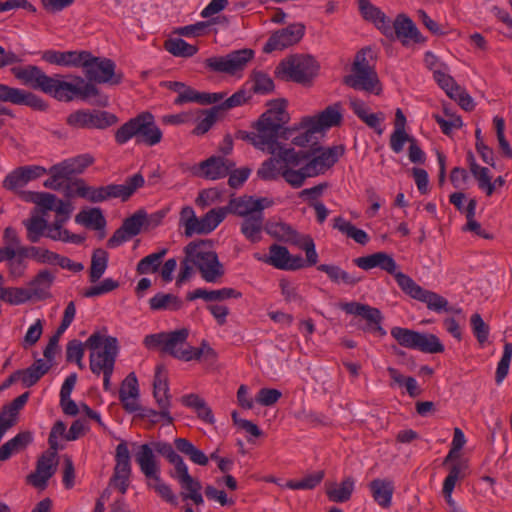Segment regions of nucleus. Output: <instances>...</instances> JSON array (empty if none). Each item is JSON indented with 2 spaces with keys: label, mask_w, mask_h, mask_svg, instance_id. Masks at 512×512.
Segmentation results:
<instances>
[{
  "label": "nucleus",
  "mask_w": 512,
  "mask_h": 512,
  "mask_svg": "<svg viewBox=\"0 0 512 512\" xmlns=\"http://www.w3.org/2000/svg\"><path fill=\"white\" fill-rule=\"evenodd\" d=\"M285 100H275L253 125L254 131L239 130L236 139L249 142L256 149L273 157L265 160L257 171L262 180L271 181L282 177L293 188H300L305 180L323 174L344 154L343 145L315 149V156L304 151H296L277 142L283 125L289 122Z\"/></svg>",
  "instance_id": "obj_1"
},
{
  "label": "nucleus",
  "mask_w": 512,
  "mask_h": 512,
  "mask_svg": "<svg viewBox=\"0 0 512 512\" xmlns=\"http://www.w3.org/2000/svg\"><path fill=\"white\" fill-rule=\"evenodd\" d=\"M11 73L23 85L40 90L62 102H71L74 99L87 101L100 93L99 89L81 76L67 75L68 81L60 74L49 76L35 65L13 67Z\"/></svg>",
  "instance_id": "obj_2"
},
{
  "label": "nucleus",
  "mask_w": 512,
  "mask_h": 512,
  "mask_svg": "<svg viewBox=\"0 0 512 512\" xmlns=\"http://www.w3.org/2000/svg\"><path fill=\"white\" fill-rule=\"evenodd\" d=\"M163 134L150 112H142L121 125L115 132V141L123 145L132 138L136 143L152 147L159 144Z\"/></svg>",
  "instance_id": "obj_3"
},
{
  "label": "nucleus",
  "mask_w": 512,
  "mask_h": 512,
  "mask_svg": "<svg viewBox=\"0 0 512 512\" xmlns=\"http://www.w3.org/2000/svg\"><path fill=\"white\" fill-rule=\"evenodd\" d=\"M368 53H371V49H362L357 52L351 73L345 76L344 83L355 90L380 95L382 85L374 66L366 58Z\"/></svg>",
  "instance_id": "obj_4"
},
{
  "label": "nucleus",
  "mask_w": 512,
  "mask_h": 512,
  "mask_svg": "<svg viewBox=\"0 0 512 512\" xmlns=\"http://www.w3.org/2000/svg\"><path fill=\"white\" fill-rule=\"evenodd\" d=\"M85 345L91 351L89 366L93 374L99 376L105 371L114 370L118 353L117 339L115 337H104L96 332L89 336Z\"/></svg>",
  "instance_id": "obj_5"
},
{
  "label": "nucleus",
  "mask_w": 512,
  "mask_h": 512,
  "mask_svg": "<svg viewBox=\"0 0 512 512\" xmlns=\"http://www.w3.org/2000/svg\"><path fill=\"white\" fill-rule=\"evenodd\" d=\"M189 253L204 281L217 283L224 276L223 264L219 261L217 253L210 250L205 241L190 242Z\"/></svg>",
  "instance_id": "obj_6"
},
{
  "label": "nucleus",
  "mask_w": 512,
  "mask_h": 512,
  "mask_svg": "<svg viewBox=\"0 0 512 512\" xmlns=\"http://www.w3.org/2000/svg\"><path fill=\"white\" fill-rule=\"evenodd\" d=\"M87 57H84L81 68H83L86 82L93 84L118 85L123 80V74L116 71V64L113 60L105 57L93 56L86 51Z\"/></svg>",
  "instance_id": "obj_7"
},
{
  "label": "nucleus",
  "mask_w": 512,
  "mask_h": 512,
  "mask_svg": "<svg viewBox=\"0 0 512 512\" xmlns=\"http://www.w3.org/2000/svg\"><path fill=\"white\" fill-rule=\"evenodd\" d=\"M391 336L405 348L419 350L423 353L436 354L444 351V345L434 334L420 333L408 328L393 327Z\"/></svg>",
  "instance_id": "obj_8"
},
{
  "label": "nucleus",
  "mask_w": 512,
  "mask_h": 512,
  "mask_svg": "<svg viewBox=\"0 0 512 512\" xmlns=\"http://www.w3.org/2000/svg\"><path fill=\"white\" fill-rule=\"evenodd\" d=\"M117 122V117L104 110L78 109L66 118V124L73 129L103 130Z\"/></svg>",
  "instance_id": "obj_9"
},
{
  "label": "nucleus",
  "mask_w": 512,
  "mask_h": 512,
  "mask_svg": "<svg viewBox=\"0 0 512 512\" xmlns=\"http://www.w3.org/2000/svg\"><path fill=\"white\" fill-rule=\"evenodd\" d=\"M313 64L310 56L291 55L279 63L275 73L282 80L305 83L313 75Z\"/></svg>",
  "instance_id": "obj_10"
},
{
  "label": "nucleus",
  "mask_w": 512,
  "mask_h": 512,
  "mask_svg": "<svg viewBox=\"0 0 512 512\" xmlns=\"http://www.w3.org/2000/svg\"><path fill=\"white\" fill-rule=\"evenodd\" d=\"M398 277L400 289L411 298L425 303L428 309L438 313L452 311L447 299L443 296L422 288L408 275H399Z\"/></svg>",
  "instance_id": "obj_11"
},
{
  "label": "nucleus",
  "mask_w": 512,
  "mask_h": 512,
  "mask_svg": "<svg viewBox=\"0 0 512 512\" xmlns=\"http://www.w3.org/2000/svg\"><path fill=\"white\" fill-rule=\"evenodd\" d=\"M253 57V50L240 49L232 51L226 56L208 58L205 64L212 71L234 75L238 71H242Z\"/></svg>",
  "instance_id": "obj_12"
},
{
  "label": "nucleus",
  "mask_w": 512,
  "mask_h": 512,
  "mask_svg": "<svg viewBox=\"0 0 512 512\" xmlns=\"http://www.w3.org/2000/svg\"><path fill=\"white\" fill-rule=\"evenodd\" d=\"M305 35V25L302 23H293L285 28L275 31L267 40L263 47L265 53H271L275 50H283L291 47L301 41Z\"/></svg>",
  "instance_id": "obj_13"
},
{
  "label": "nucleus",
  "mask_w": 512,
  "mask_h": 512,
  "mask_svg": "<svg viewBox=\"0 0 512 512\" xmlns=\"http://www.w3.org/2000/svg\"><path fill=\"white\" fill-rule=\"evenodd\" d=\"M136 463L147 479V486L155 489V486L163 484L159 462L149 444H142L135 454Z\"/></svg>",
  "instance_id": "obj_14"
},
{
  "label": "nucleus",
  "mask_w": 512,
  "mask_h": 512,
  "mask_svg": "<svg viewBox=\"0 0 512 512\" xmlns=\"http://www.w3.org/2000/svg\"><path fill=\"white\" fill-rule=\"evenodd\" d=\"M147 220L144 210L136 211L132 216L126 218L121 227L118 228L107 241V247L114 249L137 236Z\"/></svg>",
  "instance_id": "obj_15"
},
{
  "label": "nucleus",
  "mask_w": 512,
  "mask_h": 512,
  "mask_svg": "<svg viewBox=\"0 0 512 512\" xmlns=\"http://www.w3.org/2000/svg\"><path fill=\"white\" fill-rule=\"evenodd\" d=\"M319 133V130L312 123V119L308 116L302 117L298 124L291 127H281L277 139L279 137L284 140H290L291 143L298 147H306L313 142L314 135Z\"/></svg>",
  "instance_id": "obj_16"
},
{
  "label": "nucleus",
  "mask_w": 512,
  "mask_h": 512,
  "mask_svg": "<svg viewBox=\"0 0 512 512\" xmlns=\"http://www.w3.org/2000/svg\"><path fill=\"white\" fill-rule=\"evenodd\" d=\"M115 462L116 464L111 480L119 492L125 494L129 487V478L131 475L130 453L125 441H122L116 447Z\"/></svg>",
  "instance_id": "obj_17"
},
{
  "label": "nucleus",
  "mask_w": 512,
  "mask_h": 512,
  "mask_svg": "<svg viewBox=\"0 0 512 512\" xmlns=\"http://www.w3.org/2000/svg\"><path fill=\"white\" fill-rule=\"evenodd\" d=\"M341 309L347 314L360 316L367 321L365 330L376 333L380 336L386 335L381 322L383 316L378 308L358 302H348L341 305Z\"/></svg>",
  "instance_id": "obj_18"
},
{
  "label": "nucleus",
  "mask_w": 512,
  "mask_h": 512,
  "mask_svg": "<svg viewBox=\"0 0 512 512\" xmlns=\"http://www.w3.org/2000/svg\"><path fill=\"white\" fill-rule=\"evenodd\" d=\"M0 101L14 105H25L37 111L47 108L46 102L32 92L0 83Z\"/></svg>",
  "instance_id": "obj_19"
},
{
  "label": "nucleus",
  "mask_w": 512,
  "mask_h": 512,
  "mask_svg": "<svg viewBox=\"0 0 512 512\" xmlns=\"http://www.w3.org/2000/svg\"><path fill=\"white\" fill-rule=\"evenodd\" d=\"M188 336L189 330L187 328L167 332L164 353L169 354L175 359L190 362L193 346L187 342Z\"/></svg>",
  "instance_id": "obj_20"
},
{
  "label": "nucleus",
  "mask_w": 512,
  "mask_h": 512,
  "mask_svg": "<svg viewBox=\"0 0 512 512\" xmlns=\"http://www.w3.org/2000/svg\"><path fill=\"white\" fill-rule=\"evenodd\" d=\"M354 264L363 269L371 270L373 268H380L381 270L394 276L398 283V276L405 275L403 272L397 271L398 265L394 258L386 252H376L367 256L355 258Z\"/></svg>",
  "instance_id": "obj_21"
},
{
  "label": "nucleus",
  "mask_w": 512,
  "mask_h": 512,
  "mask_svg": "<svg viewBox=\"0 0 512 512\" xmlns=\"http://www.w3.org/2000/svg\"><path fill=\"white\" fill-rule=\"evenodd\" d=\"M267 264L280 270H298L305 267V261L300 255H292L281 245L272 244L269 247Z\"/></svg>",
  "instance_id": "obj_22"
},
{
  "label": "nucleus",
  "mask_w": 512,
  "mask_h": 512,
  "mask_svg": "<svg viewBox=\"0 0 512 512\" xmlns=\"http://www.w3.org/2000/svg\"><path fill=\"white\" fill-rule=\"evenodd\" d=\"M56 452L44 453L37 460L36 469L27 476V482L35 488L45 489L56 471Z\"/></svg>",
  "instance_id": "obj_23"
},
{
  "label": "nucleus",
  "mask_w": 512,
  "mask_h": 512,
  "mask_svg": "<svg viewBox=\"0 0 512 512\" xmlns=\"http://www.w3.org/2000/svg\"><path fill=\"white\" fill-rule=\"evenodd\" d=\"M235 168V163L221 156H211L199 163L200 177L208 180H218L226 177Z\"/></svg>",
  "instance_id": "obj_24"
},
{
  "label": "nucleus",
  "mask_w": 512,
  "mask_h": 512,
  "mask_svg": "<svg viewBox=\"0 0 512 512\" xmlns=\"http://www.w3.org/2000/svg\"><path fill=\"white\" fill-rule=\"evenodd\" d=\"M153 396L159 409L162 410V417L165 420V424L171 425L174 419L170 413L171 396L169 394V386L166 377L161 373L159 367L157 368L154 376Z\"/></svg>",
  "instance_id": "obj_25"
},
{
  "label": "nucleus",
  "mask_w": 512,
  "mask_h": 512,
  "mask_svg": "<svg viewBox=\"0 0 512 512\" xmlns=\"http://www.w3.org/2000/svg\"><path fill=\"white\" fill-rule=\"evenodd\" d=\"M358 8L362 17L372 22L384 35H393L392 22L380 8L369 0H358Z\"/></svg>",
  "instance_id": "obj_26"
},
{
  "label": "nucleus",
  "mask_w": 512,
  "mask_h": 512,
  "mask_svg": "<svg viewBox=\"0 0 512 512\" xmlns=\"http://www.w3.org/2000/svg\"><path fill=\"white\" fill-rule=\"evenodd\" d=\"M139 385L136 375L132 372L122 381L119 389V400L129 413L137 412L141 409L139 402Z\"/></svg>",
  "instance_id": "obj_27"
},
{
  "label": "nucleus",
  "mask_w": 512,
  "mask_h": 512,
  "mask_svg": "<svg viewBox=\"0 0 512 512\" xmlns=\"http://www.w3.org/2000/svg\"><path fill=\"white\" fill-rule=\"evenodd\" d=\"M144 183L142 174L136 173L128 177L123 184H109L105 186V199L119 198L122 201H127L137 189L143 187Z\"/></svg>",
  "instance_id": "obj_28"
},
{
  "label": "nucleus",
  "mask_w": 512,
  "mask_h": 512,
  "mask_svg": "<svg viewBox=\"0 0 512 512\" xmlns=\"http://www.w3.org/2000/svg\"><path fill=\"white\" fill-rule=\"evenodd\" d=\"M319 132L340 126L343 121L342 104L336 102L314 116H308Z\"/></svg>",
  "instance_id": "obj_29"
},
{
  "label": "nucleus",
  "mask_w": 512,
  "mask_h": 512,
  "mask_svg": "<svg viewBox=\"0 0 512 512\" xmlns=\"http://www.w3.org/2000/svg\"><path fill=\"white\" fill-rule=\"evenodd\" d=\"M20 250H12L10 247H0V263L6 262L9 277L12 279L22 278L28 268V262L23 261Z\"/></svg>",
  "instance_id": "obj_30"
},
{
  "label": "nucleus",
  "mask_w": 512,
  "mask_h": 512,
  "mask_svg": "<svg viewBox=\"0 0 512 512\" xmlns=\"http://www.w3.org/2000/svg\"><path fill=\"white\" fill-rule=\"evenodd\" d=\"M86 50L82 51H56L46 50L42 53V59L50 64L65 67H81L84 57H87Z\"/></svg>",
  "instance_id": "obj_31"
},
{
  "label": "nucleus",
  "mask_w": 512,
  "mask_h": 512,
  "mask_svg": "<svg viewBox=\"0 0 512 512\" xmlns=\"http://www.w3.org/2000/svg\"><path fill=\"white\" fill-rule=\"evenodd\" d=\"M225 97L223 93H208L199 92L185 84L184 89L180 95L174 100V104L182 105L184 103H198L202 105L213 104L221 101Z\"/></svg>",
  "instance_id": "obj_32"
},
{
  "label": "nucleus",
  "mask_w": 512,
  "mask_h": 512,
  "mask_svg": "<svg viewBox=\"0 0 512 512\" xmlns=\"http://www.w3.org/2000/svg\"><path fill=\"white\" fill-rule=\"evenodd\" d=\"M242 293L234 288L223 287L217 290H207L204 288H197L187 294V299L193 301L196 299H203L204 301H223L227 299H239Z\"/></svg>",
  "instance_id": "obj_33"
},
{
  "label": "nucleus",
  "mask_w": 512,
  "mask_h": 512,
  "mask_svg": "<svg viewBox=\"0 0 512 512\" xmlns=\"http://www.w3.org/2000/svg\"><path fill=\"white\" fill-rule=\"evenodd\" d=\"M374 501L382 508H389L392 504L394 483L390 479L376 478L369 483Z\"/></svg>",
  "instance_id": "obj_34"
},
{
  "label": "nucleus",
  "mask_w": 512,
  "mask_h": 512,
  "mask_svg": "<svg viewBox=\"0 0 512 512\" xmlns=\"http://www.w3.org/2000/svg\"><path fill=\"white\" fill-rule=\"evenodd\" d=\"M393 34H396L403 44L412 40L414 42L421 41V34L413 21L404 14H399L392 25Z\"/></svg>",
  "instance_id": "obj_35"
},
{
  "label": "nucleus",
  "mask_w": 512,
  "mask_h": 512,
  "mask_svg": "<svg viewBox=\"0 0 512 512\" xmlns=\"http://www.w3.org/2000/svg\"><path fill=\"white\" fill-rule=\"evenodd\" d=\"M265 230L271 237L289 244H300L302 238L290 224L285 222H269Z\"/></svg>",
  "instance_id": "obj_36"
},
{
  "label": "nucleus",
  "mask_w": 512,
  "mask_h": 512,
  "mask_svg": "<svg viewBox=\"0 0 512 512\" xmlns=\"http://www.w3.org/2000/svg\"><path fill=\"white\" fill-rule=\"evenodd\" d=\"M32 441L33 434L30 431L18 433L0 447V461H6L13 454L24 450Z\"/></svg>",
  "instance_id": "obj_37"
},
{
  "label": "nucleus",
  "mask_w": 512,
  "mask_h": 512,
  "mask_svg": "<svg viewBox=\"0 0 512 512\" xmlns=\"http://www.w3.org/2000/svg\"><path fill=\"white\" fill-rule=\"evenodd\" d=\"M464 468H465V466L461 462L453 463L450 466L449 473L443 482L442 492H443V495L445 497V500H446L450 510L458 507V505L452 498V493L455 488L456 482L459 479L464 478V473H463Z\"/></svg>",
  "instance_id": "obj_38"
},
{
  "label": "nucleus",
  "mask_w": 512,
  "mask_h": 512,
  "mask_svg": "<svg viewBox=\"0 0 512 512\" xmlns=\"http://www.w3.org/2000/svg\"><path fill=\"white\" fill-rule=\"evenodd\" d=\"M184 303L177 295L171 293L158 292L149 299V308L152 311H178Z\"/></svg>",
  "instance_id": "obj_39"
},
{
  "label": "nucleus",
  "mask_w": 512,
  "mask_h": 512,
  "mask_svg": "<svg viewBox=\"0 0 512 512\" xmlns=\"http://www.w3.org/2000/svg\"><path fill=\"white\" fill-rule=\"evenodd\" d=\"M263 226L264 215L254 213L243 219L240 231L248 241L257 243L262 239Z\"/></svg>",
  "instance_id": "obj_40"
},
{
  "label": "nucleus",
  "mask_w": 512,
  "mask_h": 512,
  "mask_svg": "<svg viewBox=\"0 0 512 512\" xmlns=\"http://www.w3.org/2000/svg\"><path fill=\"white\" fill-rule=\"evenodd\" d=\"M332 227L358 244L366 245L369 241V236L364 230L357 228L342 216L333 219Z\"/></svg>",
  "instance_id": "obj_41"
},
{
  "label": "nucleus",
  "mask_w": 512,
  "mask_h": 512,
  "mask_svg": "<svg viewBox=\"0 0 512 512\" xmlns=\"http://www.w3.org/2000/svg\"><path fill=\"white\" fill-rule=\"evenodd\" d=\"M355 481L352 477H346L340 484H332L327 487L326 494L330 501L343 503L348 501L354 491Z\"/></svg>",
  "instance_id": "obj_42"
},
{
  "label": "nucleus",
  "mask_w": 512,
  "mask_h": 512,
  "mask_svg": "<svg viewBox=\"0 0 512 512\" xmlns=\"http://www.w3.org/2000/svg\"><path fill=\"white\" fill-rule=\"evenodd\" d=\"M227 209L224 207L214 208L208 211L199 219L196 234H209L225 219Z\"/></svg>",
  "instance_id": "obj_43"
},
{
  "label": "nucleus",
  "mask_w": 512,
  "mask_h": 512,
  "mask_svg": "<svg viewBox=\"0 0 512 512\" xmlns=\"http://www.w3.org/2000/svg\"><path fill=\"white\" fill-rule=\"evenodd\" d=\"M174 445L180 453L187 456L193 463L201 466L207 465L209 458L188 439L176 438Z\"/></svg>",
  "instance_id": "obj_44"
},
{
  "label": "nucleus",
  "mask_w": 512,
  "mask_h": 512,
  "mask_svg": "<svg viewBox=\"0 0 512 512\" xmlns=\"http://www.w3.org/2000/svg\"><path fill=\"white\" fill-rule=\"evenodd\" d=\"M74 192L77 196L84 198L92 203L106 201L105 186L93 187L85 183L83 179H77L73 182Z\"/></svg>",
  "instance_id": "obj_45"
},
{
  "label": "nucleus",
  "mask_w": 512,
  "mask_h": 512,
  "mask_svg": "<svg viewBox=\"0 0 512 512\" xmlns=\"http://www.w3.org/2000/svg\"><path fill=\"white\" fill-rule=\"evenodd\" d=\"M94 162L93 156L90 154H81L60 162L61 169L65 172L68 178L72 175L81 174L83 171L92 165Z\"/></svg>",
  "instance_id": "obj_46"
},
{
  "label": "nucleus",
  "mask_w": 512,
  "mask_h": 512,
  "mask_svg": "<svg viewBox=\"0 0 512 512\" xmlns=\"http://www.w3.org/2000/svg\"><path fill=\"white\" fill-rule=\"evenodd\" d=\"M49 369V364L42 359H38L27 369L19 370L23 385L25 387L33 386L48 372Z\"/></svg>",
  "instance_id": "obj_47"
},
{
  "label": "nucleus",
  "mask_w": 512,
  "mask_h": 512,
  "mask_svg": "<svg viewBox=\"0 0 512 512\" xmlns=\"http://www.w3.org/2000/svg\"><path fill=\"white\" fill-rule=\"evenodd\" d=\"M167 253L168 249L162 248L158 252L145 256L137 263V273L140 275L156 273L159 270L163 258Z\"/></svg>",
  "instance_id": "obj_48"
},
{
  "label": "nucleus",
  "mask_w": 512,
  "mask_h": 512,
  "mask_svg": "<svg viewBox=\"0 0 512 512\" xmlns=\"http://www.w3.org/2000/svg\"><path fill=\"white\" fill-rule=\"evenodd\" d=\"M21 255L23 256V261H27V258H32L37 263L50 265H56L59 256V254L53 251L38 246L22 248Z\"/></svg>",
  "instance_id": "obj_49"
},
{
  "label": "nucleus",
  "mask_w": 512,
  "mask_h": 512,
  "mask_svg": "<svg viewBox=\"0 0 512 512\" xmlns=\"http://www.w3.org/2000/svg\"><path fill=\"white\" fill-rule=\"evenodd\" d=\"M54 281V275L48 270H41L30 282L32 296L45 298Z\"/></svg>",
  "instance_id": "obj_50"
},
{
  "label": "nucleus",
  "mask_w": 512,
  "mask_h": 512,
  "mask_svg": "<svg viewBox=\"0 0 512 512\" xmlns=\"http://www.w3.org/2000/svg\"><path fill=\"white\" fill-rule=\"evenodd\" d=\"M76 222L95 230L103 229L106 225V220L100 208H91L80 212L76 216Z\"/></svg>",
  "instance_id": "obj_51"
},
{
  "label": "nucleus",
  "mask_w": 512,
  "mask_h": 512,
  "mask_svg": "<svg viewBox=\"0 0 512 512\" xmlns=\"http://www.w3.org/2000/svg\"><path fill=\"white\" fill-rule=\"evenodd\" d=\"M23 224L27 230V239L31 243H37L44 235V232L48 228L47 221L40 216H32L27 220L23 221Z\"/></svg>",
  "instance_id": "obj_52"
},
{
  "label": "nucleus",
  "mask_w": 512,
  "mask_h": 512,
  "mask_svg": "<svg viewBox=\"0 0 512 512\" xmlns=\"http://www.w3.org/2000/svg\"><path fill=\"white\" fill-rule=\"evenodd\" d=\"M152 451L155 450L157 453L165 457L169 463L174 465L175 472L186 466L182 457L175 451L173 446L168 442H154L152 443Z\"/></svg>",
  "instance_id": "obj_53"
},
{
  "label": "nucleus",
  "mask_w": 512,
  "mask_h": 512,
  "mask_svg": "<svg viewBox=\"0 0 512 512\" xmlns=\"http://www.w3.org/2000/svg\"><path fill=\"white\" fill-rule=\"evenodd\" d=\"M107 265L108 253L102 249L95 250L91 259V266L89 272L90 282H97L106 271Z\"/></svg>",
  "instance_id": "obj_54"
},
{
  "label": "nucleus",
  "mask_w": 512,
  "mask_h": 512,
  "mask_svg": "<svg viewBox=\"0 0 512 512\" xmlns=\"http://www.w3.org/2000/svg\"><path fill=\"white\" fill-rule=\"evenodd\" d=\"M253 197L251 196H243L238 198L230 199L227 206L224 208L227 209V214L232 213L238 216L247 217L249 215L254 214L253 209Z\"/></svg>",
  "instance_id": "obj_55"
},
{
  "label": "nucleus",
  "mask_w": 512,
  "mask_h": 512,
  "mask_svg": "<svg viewBox=\"0 0 512 512\" xmlns=\"http://www.w3.org/2000/svg\"><path fill=\"white\" fill-rule=\"evenodd\" d=\"M220 112V107L214 106L208 110L201 111L203 117L199 118L195 128L192 133L194 135L200 136L207 133L211 127L216 123L218 114Z\"/></svg>",
  "instance_id": "obj_56"
},
{
  "label": "nucleus",
  "mask_w": 512,
  "mask_h": 512,
  "mask_svg": "<svg viewBox=\"0 0 512 512\" xmlns=\"http://www.w3.org/2000/svg\"><path fill=\"white\" fill-rule=\"evenodd\" d=\"M165 49L174 56L191 57L197 52V47L181 38L169 39L165 42Z\"/></svg>",
  "instance_id": "obj_57"
},
{
  "label": "nucleus",
  "mask_w": 512,
  "mask_h": 512,
  "mask_svg": "<svg viewBox=\"0 0 512 512\" xmlns=\"http://www.w3.org/2000/svg\"><path fill=\"white\" fill-rule=\"evenodd\" d=\"M325 476L324 471H316L301 480H289L285 487L293 490H311L318 486Z\"/></svg>",
  "instance_id": "obj_58"
},
{
  "label": "nucleus",
  "mask_w": 512,
  "mask_h": 512,
  "mask_svg": "<svg viewBox=\"0 0 512 512\" xmlns=\"http://www.w3.org/2000/svg\"><path fill=\"white\" fill-rule=\"evenodd\" d=\"M171 476L178 480L181 488L186 491V494H194L201 491V483L189 474L187 465L174 474H171ZM182 494H185V492Z\"/></svg>",
  "instance_id": "obj_59"
},
{
  "label": "nucleus",
  "mask_w": 512,
  "mask_h": 512,
  "mask_svg": "<svg viewBox=\"0 0 512 512\" xmlns=\"http://www.w3.org/2000/svg\"><path fill=\"white\" fill-rule=\"evenodd\" d=\"M444 113L447 118L438 114H434L433 118L441 128L442 133L449 136L453 130L460 129L463 126V122L460 116L449 113L447 109H444Z\"/></svg>",
  "instance_id": "obj_60"
},
{
  "label": "nucleus",
  "mask_w": 512,
  "mask_h": 512,
  "mask_svg": "<svg viewBox=\"0 0 512 512\" xmlns=\"http://www.w3.org/2000/svg\"><path fill=\"white\" fill-rule=\"evenodd\" d=\"M199 219L191 206H185L180 211L179 224L185 228V236L191 237L197 233Z\"/></svg>",
  "instance_id": "obj_61"
},
{
  "label": "nucleus",
  "mask_w": 512,
  "mask_h": 512,
  "mask_svg": "<svg viewBox=\"0 0 512 512\" xmlns=\"http://www.w3.org/2000/svg\"><path fill=\"white\" fill-rule=\"evenodd\" d=\"M471 329L480 345H484L489 337V325L484 322L481 315L475 313L470 318Z\"/></svg>",
  "instance_id": "obj_62"
},
{
  "label": "nucleus",
  "mask_w": 512,
  "mask_h": 512,
  "mask_svg": "<svg viewBox=\"0 0 512 512\" xmlns=\"http://www.w3.org/2000/svg\"><path fill=\"white\" fill-rule=\"evenodd\" d=\"M50 175L43 183L45 188L58 191L62 188L63 181L69 179L65 172L61 169L60 164H55L47 170Z\"/></svg>",
  "instance_id": "obj_63"
},
{
  "label": "nucleus",
  "mask_w": 512,
  "mask_h": 512,
  "mask_svg": "<svg viewBox=\"0 0 512 512\" xmlns=\"http://www.w3.org/2000/svg\"><path fill=\"white\" fill-rule=\"evenodd\" d=\"M86 347L85 343L83 344L81 341L74 339L67 343L66 346V360L68 362H76L80 369L84 368L82 359L84 356V348Z\"/></svg>",
  "instance_id": "obj_64"
}]
</instances>
